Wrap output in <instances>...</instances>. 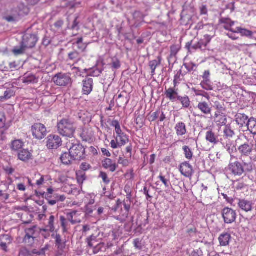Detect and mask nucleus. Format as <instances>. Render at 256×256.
Wrapping results in <instances>:
<instances>
[{"instance_id": "f257e3e1", "label": "nucleus", "mask_w": 256, "mask_h": 256, "mask_svg": "<svg viewBox=\"0 0 256 256\" xmlns=\"http://www.w3.org/2000/svg\"><path fill=\"white\" fill-rule=\"evenodd\" d=\"M112 126L115 128L114 132V140H112L110 142V145L112 148L116 149L124 146L128 142V136L122 131L118 120H112Z\"/></svg>"}, {"instance_id": "f03ea898", "label": "nucleus", "mask_w": 256, "mask_h": 256, "mask_svg": "<svg viewBox=\"0 0 256 256\" xmlns=\"http://www.w3.org/2000/svg\"><path fill=\"white\" fill-rule=\"evenodd\" d=\"M57 128L58 133L64 136L71 138L76 131L74 123L69 118H64L60 120Z\"/></svg>"}, {"instance_id": "7ed1b4c3", "label": "nucleus", "mask_w": 256, "mask_h": 256, "mask_svg": "<svg viewBox=\"0 0 256 256\" xmlns=\"http://www.w3.org/2000/svg\"><path fill=\"white\" fill-rule=\"evenodd\" d=\"M53 82L58 86L67 87L72 84V80L70 73L58 72L52 78Z\"/></svg>"}, {"instance_id": "20e7f679", "label": "nucleus", "mask_w": 256, "mask_h": 256, "mask_svg": "<svg viewBox=\"0 0 256 256\" xmlns=\"http://www.w3.org/2000/svg\"><path fill=\"white\" fill-rule=\"evenodd\" d=\"M86 242L88 247V252H92L93 254H96L102 251L104 248V244L98 242L96 238L94 236L86 238Z\"/></svg>"}, {"instance_id": "39448f33", "label": "nucleus", "mask_w": 256, "mask_h": 256, "mask_svg": "<svg viewBox=\"0 0 256 256\" xmlns=\"http://www.w3.org/2000/svg\"><path fill=\"white\" fill-rule=\"evenodd\" d=\"M32 136L37 140H42L46 135L47 130L45 126L41 123H35L31 127Z\"/></svg>"}, {"instance_id": "423d86ee", "label": "nucleus", "mask_w": 256, "mask_h": 256, "mask_svg": "<svg viewBox=\"0 0 256 256\" xmlns=\"http://www.w3.org/2000/svg\"><path fill=\"white\" fill-rule=\"evenodd\" d=\"M70 150L72 160H82L85 158V150L82 144H74Z\"/></svg>"}, {"instance_id": "0eeeda50", "label": "nucleus", "mask_w": 256, "mask_h": 256, "mask_svg": "<svg viewBox=\"0 0 256 256\" xmlns=\"http://www.w3.org/2000/svg\"><path fill=\"white\" fill-rule=\"evenodd\" d=\"M222 215L224 223L227 224L234 222L237 216L236 212L228 207H226L222 210Z\"/></svg>"}, {"instance_id": "6e6552de", "label": "nucleus", "mask_w": 256, "mask_h": 256, "mask_svg": "<svg viewBox=\"0 0 256 256\" xmlns=\"http://www.w3.org/2000/svg\"><path fill=\"white\" fill-rule=\"evenodd\" d=\"M62 144L61 138L56 134H50L46 138V146L50 150H56Z\"/></svg>"}, {"instance_id": "1a4fd4ad", "label": "nucleus", "mask_w": 256, "mask_h": 256, "mask_svg": "<svg viewBox=\"0 0 256 256\" xmlns=\"http://www.w3.org/2000/svg\"><path fill=\"white\" fill-rule=\"evenodd\" d=\"M16 92L13 88L2 86L0 88V102H4L14 98Z\"/></svg>"}, {"instance_id": "9d476101", "label": "nucleus", "mask_w": 256, "mask_h": 256, "mask_svg": "<svg viewBox=\"0 0 256 256\" xmlns=\"http://www.w3.org/2000/svg\"><path fill=\"white\" fill-rule=\"evenodd\" d=\"M37 36L32 34H26L24 36L22 44L26 48H34L37 42Z\"/></svg>"}, {"instance_id": "9b49d317", "label": "nucleus", "mask_w": 256, "mask_h": 256, "mask_svg": "<svg viewBox=\"0 0 256 256\" xmlns=\"http://www.w3.org/2000/svg\"><path fill=\"white\" fill-rule=\"evenodd\" d=\"M179 170L182 174L186 178H191L194 173L192 166L187 161L181 164Z\"/></svg>"}, {"instance_id": "f8f14e48", "label": "nucleus", "mask_w": 256, "mask_h": 256, "mask_svg": "<svg viewBox=\"0 0 256 256\" xmlns=\"http://www.w3.org/2000/svg\"><path fill=\"white\" fill-rule=\"evenodd\" d=\"M238 150L242 156H249L250 159L252 158V156H254L256 153V151L252 149V146L246 144L241 145L238 148Z\"/></svg>"}, {"instance_id": "ddd939ff", "label": "nucleus", "mask_w": 256, "mask_h": 256, "mask_svg": "<svg viewBox=\"0 0 256 256\" xmlns=\"http://www.w3.org/2000/svg\"><path fill=\"white\" fill-rule=\"evenodd\" d=\"M94 82L92 78H87L82 81V93L84 95L90 94L93 90Z\"/></svg>"}, {"instance_id": "4468645a", "label": "nucleus", "mask_w": 256, "mask_h": 256, "mask_svg": "<svg viewBox=\"0 0 256 256\" xmlns=\"http://www.w3.org/2000/svg\"><path fill=\"white\" fill-rule=\"evenodd\" d=\"M219 24H223V28L231 32L234 33L235 29L232 28V26L235 24V22L232 20L230 18H222L219 20Z\"/></svg>"}, {"instance_id": "2eb2a0df", "label": "nucleus", "mask_w": 256, "mask_h": 256, "mask_svg": "<svg viewBox=\"0 0 256 256\" xmlns=\"http://www.w3.org/2000/svg\"><path fill=\"white\" fill-rule=\"evenodd\" d=\"M80 136L83 141L90 142L93 140L94 134L92 128L86 127L82 129Z\"/></svg>"}, {"instance_id": "dca6fc26", "label": "nucleus", "mask_w": 256, "mask_h": 256, "mask_svg": "<svg viewBox=\"0 0 256 256\" xmlns=\"http://www.w3.org/2000/svg\"><path fill=\"white\" fill-rule=\"evenodd\" d=\"M229 170L234 175H242L244 172L242 166L237 161L230 164Z\"/></svg>"}, {"instance_id": "f3484780", "label": "nucleus", "mask_w": 256, "mask_h": 256, "mask_svg": "<svg viewBox=\"0 0 256 256\" xmlns=\"http://www.w3.org/2000/svg\"><path fill=\"white\" fill-rule=\"evenodd\" d=\"M197 108L204 115H209L212 114V108L210 104L206 102H200Z\"/></svg>"}, {"instance_id": "a211bd4d", "label": "nucleus", "mask_w": 256, "mask_h": 256, "mask_svg": "<svg viewBox=\"0 0 256 256\" xmlns=\"http://www.w3.org/2000/svg\"><path fill=\"white\" fill-rule=\"evenodd\" d=\"M248 117L243 114H237L235 116V121L240 128L246 127V124L248 121Z\"/></svg>"}, {"instance_id": "6ab92c4d", "label": "nucleus", "mask_w": 256, "mask_h": 256, "mask_svg": "<svg viewBox=\"0 0 256 256\" xmlns=\"http://www.w3.org/2000/svg\"><path fill=\"white\" fill-rule=\"evenodd\" d=\"M24 232L25 236L36 238L40 232V228L36 225H34L30 228H26Z\"/></svg>"}, {"instance_id": "aec40b11", "label": "nucleus", "mask_w": 256, "mask_h": 256, "mask_svg": "<svg viewBox=\"0 0 256 256\" xmlns=\"http://www.w3.org/2000/svg\"><path fill=\"white\" fill-rule=\"evenodd\" d=\"M231 238L230 234L228 232L222 234L218 238L220 245L223 246H228Z\"/></svg>"}, {"instance_id": "412c9836", "label": "nucleus", "mask_w": 256, "mask_h": 256, "mask_svg": "<svg viewBox=\"0 0 256 256\" xmlns=\"http://www.w3.org/2000/svg\"><path fill=\"white\" fill-rule=\"evenodd\" d=\"M238 206L243 210L248 212L252 210V203L245 200H240Z\"/></svg>"}, {"instance_id": "4be33fe9", "label": "nucleus", "mask_w": 256, "mask_h": 256, "mask_svg": "<svg viewBox=\"0 0 256 256\" xmlns=\"http://www.w3.org/2000/svg\"><path fill=\"white\" fill-rule=\"evenodd\" d=\"M162 60V57L161 55H160L157 57V60H151L149 62V66L152 70V75L154 76L155 74V70L157 66L161 64Z\"/></svg>"}, {"instance_id": "5701e85b", "label": "nucleus", "mask_w": 256, "mask_h": 256, "mask_svg": "<svg viewBox=\"0 0 256 256\" xmlns=\"http://www.w3.org/2000/svg\"><path fill=\"white\" fill-rule=\"evenodd\" d=\"M216 136V135L212 130H210L206 134V140L208 142L213 144H216L218 142V136Z\"/></svg>"}, {"instance_id": "b1692460", "label": "nucleus", "mask_w": 256, "mask_h": 256, "mask_svg": "<svg viewBox=\"0 0 256 256\" xmlns=\"http://www.w3.org/2000/svg\"><path fill=\"white\" fill-rule=\"evenodd\" d=\"M175 130L178 136H182L186 133V126L182 122H178L176 126Z\"/></svg>"}, {"instance_id": "393cba45", "label": "nucleus", "mask_w": 256, "mask_h": 256, "mask_svg": "<svg viewBox=\"0 0 256 256\" xmlns=\"http://www.w3.org/2000/svg\"><path fill=\"white\" fill-rule=\"evenodd\" d=\"M102 166L106 170H108L111 172L116 170L118 164L114 161H102Z\"/></svg>"}, {"instance_id": "a878e982", "label": "nucleus", "mask_w": 256, "mask_h": 256, "mask_svg": "<svg viewBox=\"0 0 256 256\" xmlns=\"http://www.w3.org/2000/svg\"><path fill=\"white\" fill-rule=\"evenodd\" d=\"M248 130L252 134H256V119L250 118L246 124Z\"/></svg>"}, {"instance_id": "bb28decb", "label": "nucleus", "mask_w": 256, "mask_h": 256, "mask_svg": "<svg viewBox=\"0 0 256 256\" xmlns=\"http://www.w3.org/2000/svg\"><path fill=\"white\" fill-rule=\"evenodd\" d=\"M165 95L166 98L173 102L176 98L178 95V93L174 88H170L166 90L165 92Z\"/></svg>"}, {"instance_id": "cd10ccee", "label": "nucleus", "mask_w": 256, "mask_h": 256, "mask_svg": "<svg viewBox=\"0 0 256 256\" xmlns=\"http://www.w3.org/2000/svg\"><path fill=\"white\" fill-rule=\"evenodd\" d=\"M214 116L216 118V122L218 125L224 126L226 124L227 118L224 113L214 114Z\"/></svg>"}, {"instance_id": "c85d7f7f", "label": "nucleus", "mask_w": 256, "mask_h": 256, "mask_svg": "<svg viewBox=\"0 0 256 256\" xmlns=\"http://www.w3.org/2000/svg\"><path fill=\"white\" fill-rule=\"evenodd\" d=\"M22 82L26 84H36L38 82V79L36 78L34 75L33 74H28L26 75L23 79Z\"/></svg>"}, {"instance_id": "c756f323", "label": "nucleus", "mask_w": 256, "mask_h": 256, "mask_svg": "<svg viewBox=\"0 0 256 256\" xmlns=\"http://www.w3.org/2000/svg\"><path fill=\"white\" fill-rule=\"evenodd\" d=\"M32 158L31 152L27 150H22L18 154L20 160H30Z\"/></svg>"}, {"instance_id": "7c9ffc66", "label": "nucleus", "mask_w": 256, "mask_h": 256, "mask_svg": "<svg viewBox=\"0 0 256 256\" xmlns=\"http://www.w3.org/2000/svg\"><path fill=\"white\" fill-rule=\"evenodd\" d=\"M240 34L242 36H252V32L248 30L243 28L241 27H237L235 29L234 34Z\"/></svg>"}, {"instance_id": "2f4dec72", "label": "nucleus", "mask_w": 256, "mask_h": 256, "mask_svg": "<svg viewBox=\"0 0 256 256\" xmlns=\"http://www.w3.org/2000/svg\"><path fill=\"white\" fill-rule=\"evenodd\" d=\"M24 144L22 140H16L11 142L10 148L13 150L17 151L22 148Z\"/></svg>"}, {"instance_id": "473e14b6", "label": "nucleus", "mask_w": 256, "mask_h": 256, "mask_svg": "<svg viewBox=\"0 0 256 256\" xmlns=\"http://www.w3.org/2000/svg\"><path fill=\"white\" fill-rule=\"evenodd\" d=\"M76 176L78 182L79 184H82L86 179L85 172L81 170L76 172Z\"/></svg>"}, {"instance_id": "72a5a7b5", "label": "nucleus", "mask_w": 256, "mask_h": 256, "mask_svg": "<svg viewBox=\"0 0 256 256\" xmlns=\"http://www.w3.org/2000/svg\"><path fill=\"white\" fill-rule=\"evenodd\" d=\"M215 108L216 111L215 112L214 114H223L226 111V108L224 103L221 104L220 102H215Z\"/></svg>"}, {"instance_id": "f704fd0d", "label": "nucleus", "mask_w": 256, "mask_h": 256, "mask_svg": "<svg viewBox=\"0 0 256 256\" xmlns=\"http://www.w3.org/2000/svg\"><path fill=\"white\" fill-rule=\"evenodd\" d=\"M82 42L83 38L82 37H80L78 38L76 42V44L78 46V50L82 52H84L87 47V46L84 44Z\"/></svg>"}, {"instance_id": "c9c22d12", "label": "nucleus", "mask_w": 256, "mask_h": 256, "mask_svg": "<svg viewBox=\"0 0 256 256\" xmlns=\"http://www.w3.org/2000/svg\"><path fill=\"white\" fill-rule=\"evenodd\" d=\"M178 99L180 102L183 107L188 108L190 106V100L188 96H178Z\"/></svg>"}, {"instance_id": "e433bc0d", "label": "nucleus", "mask_w": 256, "mask_h": 256, "mask_svg": "<svg viewBox=\"0 0 256 256\" xmlns=\"http://www.w3.org/2000/svg\"><path fill=\"white\" fill-rule=\"evenodd\" d=\"M26 48L21 43L20 47H15L12 50V52L15 55H20L24 53Z\"/></svg>"}, {"instance_id": "4c0bfd02", "label": "nucleus", "mask_w": 256, "mask_h": 256, "mask_svg": "<svg viewBox=\"0 0 256 256\" xmlns=\"http://www.w3.org/2000/svg\"><path fill=\"white\" fill-rule=\"evenodd\" d=\"M182 150L186 158L188 160L191 159L192 157L193 153L190 148L188 146H183Z\"/></svg>"}, {"instance_id": "58836bf2", "label": "nucleus", "mask_w": 256, "mask_h": 256, "mask_svg": "<svg viewBox=\"0 0 256 256\" xmlns=\"http://www.w3.org/2000/svg\"><path fill=\"white\" fill-rule=\"evenodd\" d=\"M54 216H51L50 217L48 224L46 226V228H48V231L50 232H54L55 228L54 226Z\"/></svg>"}, {"instance_id": "ea45409f", "label": "nucleus", "mask_w": 256, "mask_h": 256, "mask_svg": "<svg viewBox=\"0 0 256 256\" xmlns=\"http://www.w3.org/2000/svg\"><path fill=\"white\" fill-rule=\"evenodd\" d=\"M36 238L25 236L24 238V242L28 246H32Z\"/></svg>"}, {"instance_id": "a19ab883", "label": "nucleus", "mask_w": 256, "mask_h": 256, "mask_svg": "<svg viewBox=\"0 0 256 256\" xmlns=\"http://www.w3.org/2000/svg\"><path fill=\"white\" fill-rule=\"evenodd\" d=\"M64 25V22L62 20H58L56 21L52 28L54 32L60 30Z\"/></svg>"}, {"instance_id": "79ce46f5", "label": "nucleus", "mask_w": 256, "mask_h": 256, "mask_svg": "<svg viewBox=\"0 0 256 256\" xmlns=\"http://www.w3.org/2000/svg\"><path fill=\"white\" fill-rule=\"evenodd\" d=\"M76 211L74 210L71 212H69L67 214V219L68 221H70L72 224H76L77 222L76 220H74L73 218L74 216L76 214Z\"/></svg>"}, {"instance_id": "37998d69", "label": "nucleus", "mask_w": 256, "mask_h": 256, "mask_svg": "<svg viewBox=\"0 0 256 256\" xmlns=\"http://www.w3.org/2000/svg\"><path fill=\"white\" fill-rule=\"evenodd\" d=\"M160 110H157L152 114L148 117V120L150 122H154L160 116Z\"/></svg>"}, {"instance_id": "c03bdc74", "label": "nucleus", "mask_w": 256, "mask_h": 256, "mask_svg": "<svg viewBox=\"0 0 256 256\" xmlns=\"http://www.w3.org/2000/svg\"><path fill=\"white\" fill-rule=\"evenodd\" d=\"M98 177L102 180L103 182L106 184H108L110 182V180L108 177L107 174L104 172H100Z\"/></svg>"}, {"instance_id": "a18cd8bd", "label": "nucleus", "mask_w": 256, "mask_h": 256, "mask_svg": "<svg viewBox=\"0 0 256 256\" xmlns=\"http://www.w3.org/2000/svg\"><path fill=\"white\" fill-rule=\"evenodd\" d=\"M112 67L114 69H118L120 67V60L116 58H112V62L111 64Z\"/></svg>"}, {"instance_id": "49530a36", "label": "nucleus", "mask_w": 256, "mask_h": 256, "mask_svg": "<svg viewBox=\"0 0 256 256\" xmlns=\"http://www.w3.org/2000/svg\"><path fill=\"white\" fill-rule=\"evenodd\" d=\"M210 80H204L201 82L200 85L202 88L206 90H212V87L209 84Z\"/></svg>"}, {"instance_id": "de8ad7c7", "label": "nucleus", "mask_w": 256, "mask_h": 256, "mask_svg": "<svg viewBox=\"0 0 256 256\" xmlns=\"http://www.w3.org/2000/svg\"><path fill=\"white\" fill-rule=\"evenodd\" d=\"M170 56H175L180 50V48L178 45L174 44L170 46Z\"/></svg>"}, {"instance_id": "09e8293b", "label": "nucleus", "mask_w": 256, "mask_h": 256, "mask_svg": "<svg viewBox=\"0 0 256 256\" xmlns=\"http://www.w3.org/2000/svg\"><path fill=\"white\" fill-rule=\"evenodd\" d=\"M2 169L4 170L6 174L11 175L15 171L14 168H12L10 164L9 166H3Z\"/></svg>"}, {"instance_id": "8fccbe9b", "label": "nucleus", "mask_w": 256, "mask_h": 256, "mask_svg": "<svg viewBox=\"0 0 256 256\" xmlns=\"http://www.w3.org/2000/svg\"><path fill=\"white\" fill-rule=\"evenodd\" d=\"M60 225L63 229L64 232H66L67 231L66 226H67V220L66 219L64 216H60Z\"/></svg>"}, {"instance_id": "3c124183", "label": "nucleus", "mask_w": 256, "mask_h": 256, "mask_svg": "<svg viewBox=\"0 0 256 256\" xmlns=\"http://www.w3.org/2000/svg\"><path fill=\"white\" fill-rule=\"evenodd\" d=\"M20 256H31L30 250H28L26 248H22L20 250Z\"/></svg>"}, {"instance_id": "603ef678", "label": "nucleus", "mask_w": 256, "mask_h": 256, "mask_svg": "<svg viewBox=\"0 0 256 256\" xmlns=\"http://www.w3.org/2000/svg\"><path fill=\"white\" fill-rule=\"evenodd\" d=\"M6 116L4 112H0V128H4L6 126Z\"/></svg>"}, {"instance_id": "864d4df0", "label": "nucleus", "mask_w": 256, "mask_h": 256, "mask_svg": "<svg viewBox=\"0 0 256 256\" xmlns=\"http://www.w3.org/2000/svg\"><path fill=\"white\" fill-rule=\"evenodd\" d=\"M224 134L226 136L230 138L232 137L234 134V132L228 127L224 129Z\"/></svg>"}, {"instance_id": "5fc2aeb1", "label": "nucleus", "mask_w": 256, "mask_h": 256, "mask_svg": "<svg viewBox=\"0 0 256 256\" xmlns=\"http://www.w3.org/2000/svg\"><path fill=\"white\" fill-rule=\"evenodd\" d=\"M208 45L206 44H205L204 40H203V38H202L198 42L196 46H194V48H200L202 49L203 46L206 48Z\"/></svg>"}, {"instance_id": "6e6d98bb", "label": "nucleus", "mask_w": 256, "mask_h": 256, "mask_svg": "<svg viewBox=\"0 0 256 256\" xmlns=\"http://www.w3.org/2000/svg\"><path fill=\"white\" fill-rule=\"evenodd\" d=\"M130 202H128V203H127L125 200L124 202V206L125 210H126V212L125 213V216L126 218L128 217V212L130 211Z\"/></svg>"}, {"instance_id": "4d7b16f0", "label": "nucleus", "mask_w": 256, "mask_h": 256, "mask_svg": "<svg viewBox=\"0 0 256 256\" xmlns=\"http://www.w3.org/2000/svg\"><path fill=\"white\" fill-rule=\"evenodd\" d=\"M190 256H204L201 248L196 250L192 252Z\"/></svg>"}, {"instance_id": "13d9d810", "label": "nucleus", "mask_w": 256, "mask_h": 256, "mask_svg": "<svg viewBox=\"0 0 256 256\" xmlns=\"http://www.w3.org/2000/svg\"><path fill=\"white\" fill-rule=\"evenodd\" d=\"M134 247L136 249H138V250H142V241L140 239L137 238V239L134 240Z\"/></svg>"}, {"instance_id": "bf43d9fd", "label": "nucleus", "mask_w": 256, "mask_h": 256, "mask_svg": "<svg viewBox=\"0 0 256 256\" xmlns=\"http://www.w3.org/2000/svg\"><path fill=\"white\" fill-rule=\"evenodd\" d=\"M69 158H71V154L70 152V150H69L68 152H64L60 158V160H66V159H68Z\"/></svg>"}, {"instance_id": "052dcab7", "label": "nucleus", "mask_w": 256, "mask_h": 256, "mask_svg": "<svg viewBox=\"0 0 256 256\" xmlns=\"http://www.w3.org/2000/svg\"><path fill=\"white\" fill-rule=\"evenodd\" d=\"M53 197L56 200L57 202H64L66 198V197L64 195L59 196L58 194H54Z\"/></svg>"}, {"instance_id": "680f3d73", "label": "nucleus", "mask_w": 256, "mask_h": 256, "mask_svg": "<svg viewBox=\"0 0 256 256\" xmlns=\"http://www.w3.org/2000/svg\"><path fill=\"white\" fill-rule=\"evenodd\" d=\"M79 54L78 52L75 51L72 52L68 54V58L71 60H74L78 58Z\"/></svg>"}, {"instance_id": "e2e57ef3", "label": "nucleus", "mask_w": 256, "mask_h": 256, "mask_svg": "<svg viewBox=\"0 0 256 256\" xmlns=\"http://www.w3.org/2000/svg\"><path fill=\"white\" fill-rule=\"evenodd\" d=\"M85 209H86L85 212H86V214H87V215L91 214L94 210V209L93 208L92 206H90V204H88L86 206Z\"/></svg>"}, {"instance_id": "0e129e2a", "label": "nucleus", "mask_w": 256, "mask_h": 256, "mask_svg": "<svg viewBox=\"0 0 256 256\" xmlns=\"http://www.w3.org/2000/svg\"><path fill=\"white\" fill-rule=\"evenodd\" d=\"M90 168H91L90 165L86 162H83L82 164L80 166V168L82 170H82L83 172L88 170Z\"/></svg>"}, {"instance_id": "69168bd1", "label": "nucleus", "mask_w": 256, "mask_h": 256, "mask_svg": "<svg viewBox=\"0 0 256 256\" xmlns=\"http://www.w3.org/2000/svg\"><path fill=\"white\" fill-rule=\"evenodd\" d=\"M31 256H32L33 254L36 255H42L44 254V252L42 250H37L36 249H34L30 251Z\"/></svg>"}, {"instance_id": "338daca9", "label": "nucleus", "mask_w": 256, "mask_h": 256, "mask_svg": "<svg viewBox=\"0 0 256 256\" xmlns=\"http://www.w3.org/2000/svg\"><path fill=\"white\" fill-rule=\"evenodd\" d=\"M210 71L209 70H205L202 75L204 80H210Z\"/></svg>"}, {"instance_id": "774afa93", "label": "nucleus", "mask_w": 256, "mask_h": 256, "mask_svg": "<svg viewBox=\"0 0 256 256\" xmlns=\"http://www.w3.org/2000/svg\"><path fill=\"white\" fill-rule=\"evenodd\" d=\"M200 14L201 15H206L208 14V9L206 6H202L200 8Z\"/></svg>"}]
</instances>
